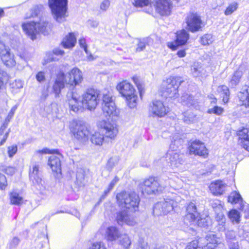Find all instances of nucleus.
Masks as SVG:
<instances>
[{
	"mask_svg": "<svg viewBox=\"0 0 249 249\" xmlns=\"http://www.w3.org/2000/svg\"><path fill=\"white\" fill-rule=\"evenodd\" d=\"M116 199L119 207L124 209L117 213L116 220L118 224L131 226L135 225V219L128 213V212L133 213L139 210L140 201L139 196L134 192H123L117 195Z\"/></svg>",
	"mask_w": 249,
	"mask_h": 249,
	"instance_id": "f257e3e1",
	"label": "nucleus"
},
{
	"mask_svg": "<svg viewBox=\"0 0 249 249\" xmlns=\"http://www.w3.org/2000/svg\"><path fill=\"white\" fill-rule=\"evenodd\" d=\"M83 73L78 68L74 67L66 73L61 72L56 77L53 89L56 94H59L65 86L74 89L83 81Z\"/></svg>",
	"mask_w": 249,
	"mask_h": 249,
	"instance_id": "f03ea898",
	"label": "nucleus"
},
{
	"mask_svg": "<svg viewBox=\"0 0 249 249\" xmlns=\"http://www.w3.org/2000/svg\"><path fill=\"white\" fill-rule=\"evenodd\" d=\"M68 0H48V4L54 19L61 23L68 17Z\"/></svg>",
	"mask_w": 249,
	"mask_h": 249,
	"instance_id": "7ed1b4c3",
	"label": "nucleus"
},
{
	"mask_svg": "<svg viewBox=\"0 0 249 249\" xmlns=\"http://www.w3.org/2000/svg\"><path fill=\"white\" fill-rule=\"evenodd\" d=\"M116 89L126 99L130 108L136 107L138 97L132 85L126 80H124L118 84Z\"/></svg>",
	"mask_w": 249,
	"mask_h": 249,
	"instance_id": "20e7f679",
	"label": "nucleus"
},
{
	"mask_svg": "<svg viewBox=\"0 0 249 249\" xmlns=\"http://www.w3.org/2000/svg\"><path fill=\"white\" fill-rule=\"evenodd\" d=\"M24 32L32 40L36 38V35L41 33L44 35L48 34L50 27L48 23L44 20H40L39 22H30L24 23L22 25Z\"/></svg>",
	"mask_w": 249,
	"mask_h": 249,
	"instance_id": "39448f33",
	"label": "nucleus"
},
{
	"mask_svg": "<svg viewBox=\"0 0 249 249\" xmlns=\"http://www.w3.org/2000/svg\"><path fill=\"white\" fill-rule=\"evenodd\" d=\"M183 82L179 76H171L163 83V94L166 98L176 99L179 96L178 88Z\"/></svg>",
	"mask_w": 249,
	"mask_h": 249,
	"instance_id": "423d86ee",
	"label": "nucleus"
},
{
	"mask_svg": "<svg viewBox=\"0 0 249 249\" xmlns=\"http://www.w3.org/2000/svg\"><path fill=\"white\" fill-rule=\"evenodd\" d=\"M70 129L75 138L84 142L89 139V131L85 123L81 121H73L70 125Z\"/></svg>",
	"mask_w": 249,
	"mask_h": 249,
	"instance_id": "0eeeda50",
	"label": "nucleus"
},
{
	"mask_svg": "<svg viewBox=\"0 0 249 249\" xmlns=\"http://www.w3.org/2000/svg\"><path fill=\"white\" fill-rule=\"evenodd\" d=\"M98 93L93 89H87L82 95L81 104L85 109L89 110L94 109L98 100Z\"/></svg>",
	"mask_w": 249,
	"mask_h": 249,
	"instance_id": "6e6552de",
	"label": "nucleus"
},
{
	"mask_svg": "<svg viewBox=\"0 0 249 249\" xmlns=\"http://www.w3.org/2000/svg\"><path fill=\"white\" fill-rule=\"evenodd\" d=\"M177 206V202L173 199L167 198L157 202L153 208V213L159 216L166 214L172 212Z\"/></svg>",
	"mask_w": 249,
	"mask_h": 249,
	"instance_id": "1a4fd4ad",
	"label": "nucleus"
},
{
	"mask_svg": "<svg viewBox=\"0 0 249 249\" xmlns=\"http://www.w3.org/2000/svg\"><path fill=\"white\" fill-rule=\"evenodd\" d=\"M140 186L143 194H155L162 191V187L157 178L153 177L144 179Z\"/></svg>",
	"mask_w": 249,
	"mask_h": 249,
	"instance_id": "9d476101",
	"label": "nucleus"
},
{
	"mask_svg": "<svg viewBox=\"0 0 249 249\" xmlns=\"http://www.w3.org/2000/svg\"><path fill=\"white\" fill-rule=\"evenodd\" d=\"M149 115L155 117H162L168 112V108L166 107L162 102L160 100H154L149 104Z\"/></svg>",
	"mask_w": 249,
	"mask_h": 249,
	"instance_id": "9b49d317",
	"label": "nucleus"
},
{
	"mask_svg": "<svg viewBox=\"0 0 249 249\" xmlns=\"http://www.w3.org/2000/svg\"><path fill=\"white\" fill-rule=\"evenodd\" d=\"M185 21L187 24L186 29L192 32L198 31L201 27V18L196 13H190L188 14Z\"/></svg>",
	"mask_w": 249,
	"mask_h": 249,
	"instance_id": "f8f14e48",
	"label": "nucleus"
},
{
	"mask_svg": "<svg viewBox=\"0 0 249 249\" xmlns=\"http://www.w3.org/2000/svg\"><path fill=\"white\" fill-rule=\"evenodd\" d=\"M155 7L156 11L160 15L167 16L171 13L173 5L169 0H156Z\"/></svg>",
	"mask_w": 249,
	"mask_h": 249,
	"instance_id": "ddd939ff",
	"label": "nucleus"
},
{
	"mask_svg": "<svg viewBox=\"0 0 249 249\" xmlns=\"http://www.w3.org/2000/svg\"><path fill=\"white\" fill-rule=\"evenodd\" d=\"M183 155L177 151H169L167 153V160L172 168H178L183 164Z\"/></svg>",
	"mask_w": 249,
	"mask_h": 249,
	"instance_id": "4468645a",
	"label": "nucleus"
},
{
	"mask_svg": "<svg viewBox=\"0 0 249 249\" xmlns=\"http://www.w3.org/2000/svg\"><path fill=\"white\" fill-rule=\"evenodd\" d=\"M99 125L104 129L105 135L107 137L113 139L117 136L118 129L115 123L103 121L100 122Z\"/></svg>",
	"mask_w": 249,
	"mask_h": 249,
	"instance_id": "2eb2a0df",
	"label": "nucleus"
},
{
	"mask_svg": "<svg viewBox=\"0 0 249 249\" xmlns=\"http://www.w3.org/2000/svg\"><path fill=\"white\" fill-rule=\"evenodd\" d=\"M190 154L206 158L208 155V150L203 143L199 141H195L189 146Z\"/></svg>",
	"mask_w": 249,
	"mask_h": 249,
	"instance_id": "dca6fc26",
	"label": "nucleus"
},
{
	"mask_svg": "<svg viewBox=\"0 0 249 249\" xmlns=\"http://www.w3.org/2000/svg\"><path fill=\"white\" fill-rule=\"evenodd\" d=\"M67 97V102L69 105V108L71 111L76 113L83 111L85 109L83 105H82L81 102L78 100L72 92L68 93Z\"/></svg>",
	"mask_w": 249,
	"mask_h": 249,
	"instance_id": "f3484780",
	"label": "nucleus"
},
{
	"mask_svg": "<svg viewBox=\"0 0 249 249\" xmlns=\"http://www.w3.org/2000/svg\"><path fill=\"white\" fill-rule=\"evenodd\" d=\"M60 155H52L50 156L48 160V164L50 166L53 172L56 175L61 173Z\"/></svg>",
	"mask_w": 249,
	"mask_h": 249,
	"instance_id": "a211bd4d",
	"label": "nucleus"
},
{
	"mask_svg": "<svg viewBox=\"0 0 249 249\" xmlns=\"http://www.w3.org/2000/svg\"><path fill=\"white\" fill-rule=\"evenodd\" d=\"M239 143L249 151V130L244 128L238 131Z\"/></svg>",
	"mask_w": 249,
	"mask_h": 249,
	"instance_id": "6ab92c4d",
	"label": "nucleus"
},
{
	"mask_svg": "<svg viewBox=\"0 0 249 249\" xmlns=\"http://www.w3.org/2000/svg\"><path fill=\"white\" fill-rule=\"evenodd\" d=\"M0 58L3 63L7 67H13L15 65L16 61L14 58V54L10 53L9 48L0 55Z\"/></svg>",
	"mask_w": 249,
	"mask_h": 249,
	"instance_id": "aec40b11",
	"label": "nucleus"
},
{
	"mask_svg": "<svg viewBox=\"0 0 249 249\" xmlns=\"http://www.w3.org/2000/svg\"><path fill=\"white\" fill-rule=\"evenodd\" d=\"M121 234L119 230L115 227L110 226L108 227L106 231L105 237L107 241H116L121 237Z\"/></svg>",
	"mask_w": 249,
	"mask_h": 249,
	"instance_id": "412c9836",
	"label": "nucleus"
},
{
	"mask_svg": "<svg viewBox=\"0 0 249 249\" xmlns=\"http://www.w3.org/2000/svg\"><path fill=\"white\" fill-rule=\"evenodd\" d=\"M109 104L103 105L102 110L104 115L107 117L108 116H117L119 113V111L116 108L115 103L111 102Z\"/></svg>",
	"mask_w": 249,
	"mask_h": 249,
	"instance_id": "4be33fe9",
	"label": "nucleus"
},
{
	"mask_svg": "<svg viewBox=\"0 0 249 249\" xmlns=\"http://www.w3.org/2000/svg\"><path fill=\"white\" fill-rule=\"evenodd\" d=\"M89 140L93 144L96 146H101L104 143L105 137L104 134L96 131L90 134Z\"/></svg>",
	"mask_w": 249,
	"mask_h": 249,
	"instance_id": "5701e85b",
	"label": "nucleus"
},
{
	"mask_svg": "<svg viewBox=\"0 0 249 249\" xmlns=\"http://www.w3.org/2000/svg\"><path fill=\"white\" fill-rule=\"evenodd\" d=\"M175 44L177 46L183 45L186 44L189 38V34L185 30H181L177 33Z\"/></svg>",
	"mask_w": 249,
	"mask_h": 249,
	"instance_id": "b1692460",
	"label": "nucleus"
},
{
	"mask_svg": "<svg viewBox=\"0 0 249 249\" xmlns=\"http://www.w3.org/2000/svg\"><path fill=\"white\" fill-rule=\"evenodd\" d=\"M76 37L73 33H69L65 38H64L62 44L65 49H70L73 48L76 43Z\"/></svg>",
	"mask_w": 249,
	"mask_h": 249,
	"instance_id": "393cba45",
	"label": "nucleus"
},
{
	"mask_svg": "<svg viewBox=\"0 0 249 249\" xmlns=\"http://www.w3.org/2000/svg\"><path fill=\"white\" fill-rule=\"evenodd\" d=\"M203 71L201 64L198 62H195L191 66V72L194 77L201 76L203 73Z\"/></svg>",
	"mask_w": 249,
	"mask_h": 249,
	"instance_id": "a878e982",
	"label": "nucleus"
},
{
	"mask_svg": "<svg viewBox=\"0 0 249 249\" xmlns=\"http://www.w3.org/2000/svg\"><path fill=\"white\" fill-rule=\"evenodd\" d=\"M208 241L206 247L207 249H214L217 247V236L213 233H210L206 237Z\"/></svg>",
	"mask_w": 249,
	"mask_h": 249,
	"instance_id": "bb28decb",
	"label": "nucleus"
},
{
	"mask_svg": "<svg viewBox=\"0 0 249 249\" xmlns=\"http://www.w3.org/2000/svg\"><path fill=\"white\" fill-rule=\"evenodd\" d=\"M238 97L242 103V105H244L246 107L249 106V86L244 92H240Z\"/></svg>",
	"mask_w": 249,
	"mask_h": 249,
	"instance_id": "cd10ccee",
	"label": "nucleus"
},
{
	"mask_svg": "<svg viewBox=\"0 0 249 249\" xmlns=\"http://www.w3.org/2000/svg\"><path fill=\"white\" fill-rule=\"evenodd\" d=\"M220 96L222 98L224 104L228 102L230 97V92L228 88L226 86H222L220 89Z\"/></svg>",
	"mask_w": 249,
	"mask_h": 249,
	"instance_id": "c85d7f7f",
	"label": "nucleus"
},
{
	"mask_svg": "<svg viewBox=\"0 0 249 249\" xmlns=\"http://www.w3.org/2000/svg\"><path fill=\"white\" fill-rule=\"evenodd\" d=\"M242 201L241 195L236 192H233L228 196V201L232 204H236Z\"/></svg>",
	"mask_w": 249,
	"mask_h": 249,
	"instance_id": "c756f323",
	"label": "nucleus"
},
{
	"mask_svg": "<svg viewBox=\"0 0 249 249\" xmlns=\"http://www.w3.org/2000/svg\"><path fill=\"white\" fill-rule=\"evenodd\" d=\"M196 116L190 111L185 112L182 114V119L186 124L193 123L195 120Z\"/></svg>",
	"mask_w": 249,
	"mask_h": 249,
	"instance_id": "7c9ffc66",
	"label": "nucleus"
},
{
	"mask_svg": "<svg viewBox=\"0 0 249 249\" xmlns=\"http://www.w3.org/2000/svg\"><path fill=\"white\" fill-rule=\"evenodd\" d=\"M11 203L15 205H20L22 203L23 199L19 194L16 192H12L10 194Z\"/></svg>",
	"mask_w": 249,
	"mask_h": 249,
	"instance_id": "2f4dec72",
	"label": "nucleus"
},
{
	"mask_svg": "<svg viewBox=\"0 0 249 249\" xmlns=\"http://www.w3.org/2000/svg\"><path fill=\"white\" fill-rule=\"evenodd\" d=\"M228 217L232 222L238 223L240 221V214L238 211L235 209L231 210L228 213Z\"/></svg>",
	"mask_w": 249,
	"mask_h": 249,
	"instance_id": "473e14b6",
	"label": "nucleus"
},
{
	"mask_svg": "<svg viewBox=\"0 0 249 249\" xmlns=\"http://www.w3.org/2000/svg\"><path fill=\"white\" fill-rule=\"evenodd\" d=\"M181 102L188 107L195 105V101L193 97L188 94H185L181 97Z\"/></svg>",
	"mask_w": 249,
	"mask_h": 249,
	"instance_id": "72a5a7b5",
	"label": "nucleus"
},
{
	"mask_svg": "<svg viewBox=\"0 0 249 249\" xmlns=\"http://www.w3.org/2000/svg\"><path fill=\"white\" fill-rule=\"evenodd\" d=\"M213 41V37L211 34H206L201 38L200 42L203 45H209Z\"/></svg>",
	"mask_w": 249,
	"mask_h": 249,
	"instance_id": "f704fd0d",
	"label": "nucleus"
},
{
	"mask_svg": "<svg viewBox=\"0 0 249 249\" xmlns=\"http://www.w3.org/2000/svg\"><path fill=\"white\" fill-rule=\"evenodd\" d=\"M120 243L125 249H127L131 244V241L129 237L126 234L121 236Z\"/></svg>",
	"mask_w": 249,
	"mask_h": 249,
	"instance_id": "c9c22d12",
	"label": "nucleus"
},
{
	"mask_svg": "<svg viewBox=\"0 0 249 249\" xmlns=\"http://www.w3.org/2000/svg\"><path fill=\"white\" fill-rule=\"evenodd\" d=\"M242 72L240 71H236L233 75L232 77V78L231 80V84L232 85H236L239 82L240 79L242 76Z\"/></svg>",
	"mask_w": 249,
	"mask_h": 249,
	"instance_id": "e433bc0d",
	"label": "nucleus"
},
{
	"mask_svg": "<svg viewBox=\"0 0 249 249\" xmlns=\"http://www.w3.org/2000/svg\"><path fill=\"white\" fill-rule=\"evenodd\" d=\"M133 4L136 7L149 6L150 0H133Z\"/></svg>",
	"mask_w": 249,
	"mask_h": 249,
	"instance_id": "4c0bfd02",
	"label": "nucleus"
},
{
	"mask_svg": "<svg viewBox=\"0 0 249 249\" xmlns=\"http://www.w3.org/2000/svg\"><path fill=\"white\" fill-rule=\"evenodd\" d=\"M219 195L223 194L225 192L230 190V187L223 183L221 180H219Z\"/></svg>",
	"mask_w": 249,
	"mask_h": 249,
	"instance_id": "58836bf2",
	"label": "nucleus"
},
{
	"mask_svg": "<svg viewBox=\"0 0 249 249\" xmlns=\"http://www.w3.org/2000/svg\"><path fill=\"white\" fill-rule=\"evenodd\" d=\"M238 6V4L236 2H233L229 5L225 11V14L226 15H230L235 11Z\"/></svg>",
	"mask_w": 249,
	"mask_h": 249,
	"instance_id": "ea45409f",
	"label": "nucleus"
},
{
	"mask_svg": "<svg viewBox=\"0 0 249 249\" xmlns=\"http://www.w3.org/2000/svg\"><path fill=\"white\" fill-rule=\"evenodd\" d=\"M118 162V159L117 157H112L109 159L107 163V167L109 170H111L116 165Z\"/></svg>",
	"mask_w": 249,
	"mask_h": 249,
	"instance_id": "a19ab883",
	"label": "nucleus"
},
{
	"mask_svg": "<svg viewBox=\"0 0 249 249\" xmlns=\"http://www.w3.org/2000/svg\"><path fill=\"white\" fill-rule=\"evenodd\" d=\"M7 80V73L0 69V89L4 87V83Z\"/></svg>",
	"mask_w": 249,
	"mask_h": 249,
	"instance_id": "79ce46f5",
	"label": "nucleus"
},
{
	"mask_svg": "<svg viewBox=\"0 0 249 249\" xmlns=\"http://www.w3.org/2000/svg\"><path fill=\"white\" fill-rule=\"evenodd\" d=\"M30 180L33 182V183L35 185H36L38 187L39 189H41V187L43 185V184H42L43 181L42 180V178L40 177V174H38V175H37L35 177L34 179L30 178Z\"/></svg>",
	"mask_w": 249,
	"mask_h": 249,
	"instance_id": "37998d69",
	"label": "nucleus"
},
{
	"mask_svg": "<svg viewBox=\"0 0 249 249\" xmlns=\"http://www.w3.org/2000/svg\"><path fill=\"white\" fill-rule=\"evenodd\" d=\"M198 217V213H187L185 217V220L188 221L190 223L195 222L196 220V218Z\"/></svg>",
	"mask_w": 249,
	"mask_h": 249,
	"instance_id": "c03bdc74",
	"label": "nucleus"
},
{
	"mask_svg": "<svg viewBox=\"0 0 249 249\" xmlns=\"http://www.w3.org/2000/svg\"><path fill=\"white\" fill-rule=\"evenodd\" d=\"M110 6V1L109 0H103L100 4V9L103 12H106L108 10Z\"/></svg>",
	"mask_w": 249,
	"mask_h": 249,
	"instance_id": "a18cd8bd",
	"label": "nucleus"
},
{
	"mask_svg": "<svg viewBox=\"0 0 249 249\" xmlns=\"http://www.w3.org/2000/svg\"><path fill=\"white\" fill-rule=\"evenodd\" d=\"M89 249H107L104 243L101 241L93 242Z\"/></svg>",
	"mask_w": 249,
	"mask_h": 249,
	"instance_id": "49530a36",
	"label": "nucleus"
},
{
	"mask_svg": "<svg viewBox=\"0 0 249 249\" xmlns=\"http://www.w3.org/2000/svg\"><path fill=\"white\" fill-rule=\"evenodd\" d=\"M218 181L215 180L214 182H212L209 186V189L211 192L214 196L218 195Z\"/></svg>",
	"mask_w": 249,
	"mask_h": 249,
	"instance_id": "de8ad7c7",
	"label": "nucleus"
},
{
	"mask_svg": "<svg viewBox=\"0 0 249 249\" xmlns=\"http://www.w3.org/2000/svg\"><path fill=\"white\" fill-rule=\"evenodd\" d=\"M18 150V147L17 145H12L9 146L7 148V153L10 158H12L16 154Z\"/></svg>",
	"mask_w": 249,
	"mask_h": 249,
	"instance_id": "09e8293b",
	"label": "nucleus"
},
{
	"mask_svg": "<svg viewBox=\"0 0 249 249\" xmlns=\"http://www.w3.org/2000/svg\"><path fill=\"white\" fill-rule=\"evenodd\" d=\"M39 174V166L37 164H35L33 166L32 170L30 169V178H35V177L37 175Z\"/></svg>",
	"mask_w": 249,
	"mask_h": 249,
	"instance_id": "8fccbe9b",
	"label": "nucleus"
},
{
	"mask_svg": "<svg viewBox=\"0 0 249 249\" xmlns=\"http://www.w3.org/2000/svg\"><path fill=\"white\" fill-rule=\"evenodd\" d=\"M147 43L145 40V39L138 40V43L137 44V47L136 49V52H141L143 51Z\"/></svg>",
	"mask_w": 249,
	"mask_h": 249,
	"instance_id": "3c124183",
	"label": "nucleus"
},
{
	"mask_svg": "<svg viewBox=\"0 0 249 249\" xmlns=\"http://www.w3.org/2000/svg\"><path fill=\"white\" fill-rule=\"evenodd\" d=\"M55 58L54 57L53 53H49L46 54V57L44 58V61L42 62L43 65H45L50 62L55 61Z\"/></svg>",
	"mask_w": 249,
	"mask_h": 249,
	"instance_id": "603ef678",
	"label": "nucleus"
},
{
	"mask_svg": "<svg viewBox=\"0 0 249 249\" xmlns=\"http://www.w3.org/2000/svg\"><path fill=\"white\" fill-rule=\"evenodd\" d=\"M209 218H199L198 219V220L196 221V223L197 225L199 227H205L206 226H207L208 225L209 222Z\"/></svg>",
	"mask_w": 249,
	"mask_h": 249,
	"instance_id": "864d4df0",
	"label": "nucleus"
},
{
	"mask_svg": "<svg viewBox=\"0 0 249 249\" xmlns=\"http://www.w3.org/2000/svg\"><path fill=\"white\" fill-rule=\"evenodd\" d=\"M19 243V239L15 237L9 242V247L10 249L16 248Z\"/></svg>",
	"mask_w": 249,
	"mask_h": 249,
	"instance_id": "5fc2aeb1",
	"label": "nucleus"
},
{
	"mask_svg": "<svg viewBox=\"0 0 249 249\" xmlns=\"http://www.w3.org/2000/svg\"><path fill=\"white\" fill-rule=\"evenodd\" d=\"M17 108V107L16 106H14L12 107L10 111H9L6 118L5 119V121L4 123L8 124V123L10 122L11 119L14 116V114Z\"/></svg>",
	"mask_w": 249,
	"mask_h": 249,
	"instance_id": "6e6d98bb",
	"label": "nucleus"
},
{
	"mask_svg": "<svg viewBox=\"0 0 249 249\" xmlns=\"http://www.w3.org/2000/svg\"><path fill=\"white\" fill-rule=\"evenodd\" d=\"M7 186V180L4 175L0 173V189L3 190Z\"/></svg>",
	"mask_w": 249,
	"mask_h": 249,
	"instance_id": "4d7b16f0",
	"label": "nucleus"
},
{
	"mask_svg": "<svg viewBox=\"0 0 249 249\" xmlns=\"http://www.w3.org/2000/svg\"><path fill=\"white\" fill-rule=\"evenodd\" d=\"M57 151L56 150H50L49 149H48L47 148H44L42 150H37L36 153V154H54V153H57Z\"/></svg>",
	"mask_w": 249,
	"mask_h": 249,
	"instance_id": "13d9d810",
	"label": "nucleus"
},
{
	"mask_svg": "<svg viewBox=\"0 0 249 249\" xmlns=\"http://www.w3.org/2000/svg\"><path fill=\"white\" fill-rule=\"evenodd\" d=\"M187 213H197L196 212V208L195 204L193 202H190L188 205L186 209Z\"/></svg>",
	"mask_w": 249,
	"mask_h": 249,
	"instance_id": "bf43d9fd",
	"label": "nucleus"
},
{
	"mask_svg": "<svg viewBox=\"0 0 249 249\" xmlns=\"http://www.w3.org/2000/svg\"><path fill=\"white\" fill-rule=\"evenodd\" d=\"M185 249H201L198 247L197 241H193L190 242L185 248Z\"/></svg>",
	"mask_w": 249,
	"mask_h": 249,
	"instance_id": "052dcab7",
	"label": "nucleus"
},
{
	"mask_svg": "<svg viewBox=\"0 0 249 249\" xmlns=\"http://www.w3.org/2000/svg\"><path fill=\"white\" fill-rule=\"evenodd\" d=\"M103 105L109 104L108 103L113 102L111 96L107 94L104 95L103 97Z\"/></svg>",
	"mask_w": 249,
	"mask_h": 249,
	"instance_id": "680f3d73",
	"label": "nucleus"
},
{
	"mask_svg": "<svg viewBox=\"0 0 249 249\" xmlns=\"http://www.w3.org/2000/svg\"><path fill=\"white\" fill-rule=\"evenodd\" d=\"M36 79L39 82H42L45 81V73L43 71L38 72L36 75Z\"/></svg>",
	"mask_w": 249,
	"mask_h": 249,
	"instance_id": "e2e57ef3",
	"label": "nucleus"
},
{
	"mask_svg": "<svg viewBox=\"0 0 249 249\" xmlns=\"http://www.w3.org/2000/svg\"><path fill=\"white\" fill-rule=\"evenodd\" d=\"M79 44L81 47L83 48L87 54H88L87 45L84 38H81L79 40Z\"/></svg>",
	"mask_w": 249,
	"mask_h": 249,
	"instance_id": "0e129e2a",
	"label": "nucleus"
},
{
	"mask_svg": "<svg viewBox=\"0 0 249 249\" xmlns=\"http://www.w3.org/2000/svg\"><path fill=\"white\" fill-rule=\"evenodd\" d=\"M13 88L16 89H21L23 88V83L20 80H16L12 84Z\"/></svg>",
	"mask_w": 249,
	"mask_h": 249,
	"instance_id": "69168bd1",
	"label": "nucleus"
},
{
	"mask_svg": "<svg viewBox=\"0 0 249 249\" xmlns=\"http://www.w3.org/2000/svg\"><path fill=\"white\" fill-rule=\"evenodd\" d=\"M119 181V178L117 177H115L111 181L110 183L108 185V191H111L116 183Z\"/></svg>",
	"mask_w": 249,
	"mask_h": 249,
	"instance_id": "338daca9",
	"label": "nucleus"
},
{
	"mask_svg": "<svg viewBox=\"0 0 249 249\" xmlns=\"http://www.w3.org/2000/svg\"><path fill=\"white\" fill-rule=\"evenodd\" d=\"M226 221V218L224 213H219V225H222V226H224L223 224L225 223Z\"/></svg>",
	"mask_w": 249,
	"mask_h": 249,
	"instance_id": "774afa93",
	"label": "nucleus"
}]
</instances>
